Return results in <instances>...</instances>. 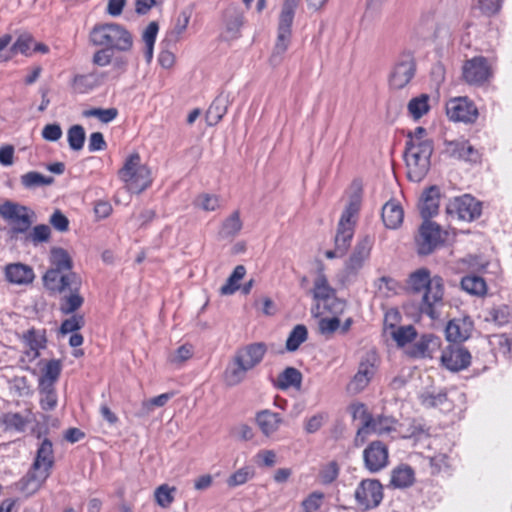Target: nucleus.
<instances>
[{
	"instance_id": "f257e3e1",
	"label": "nucleus",
	"mask_w": 512,
	"mask_h": 512,
	"mask_svg": "<svg viewBox=\"0 0 512 512\" xmlns=\"http://www.w3.org/2000/svg\"><path fill=\"white\" fill-rule=\"evenodd\" d=\"M409 289L414 293L423 292L420 311L431 319L439 317L443 306L444 285L439 276L431 277L430 271L420 268L410 274L407 281Z\"/></svg>"
},
{
	"instance_id": "f03ea898",
	"label": "nucleus",
	"mask_w": 512,
	"mask_h": 512,
	"mask_svg": "<svg viewBox=\"0 0 512 512\" xmlns=\"http://www.w3.org/2000/svg\"><path fill=\"white\" fill-rule=\"evenodd\" d=\"M266 353L267 345L263 342L238 348L224 371L226 385L232 387L242 383L247 373L262 362Z\"/></svg>"
},
{
	"instance_id": "7ed1b4c3",
	"label": "nucleus",
	"mask_w": 512,
	"mask_h": 512,
	"mask_svg": "<svg viewBox=\"0 0 512 512\" xmlns=\"http://www.w3.org/2000/svg\"><path fill=\"white\" fill-rule=\"evenodd\" d=\"M51 267L43 276L45 287L50 291H62L65 286L74 289L81 285L80 277L71 271L72 260L63 248H53L50 256Z\"/></svg>"
},
{
	"instance_id": "20e7f679",
	"label": "nucleus",
	"mask_w": 512,
	"mask_h": 512,
	"mask_svg": "<svg viewBox=\"0 0 512 512\" xmlns=\"http://www.w3.org/2000/svg\"><path fill=\"white\" fill-rule=\"evenodd\" d=\"M90 40L96 46L118 51H129L133 45L130 32L117 23L96 25L90 33Z\"/></svg>"
},
{
	"instance_id": "39448f33",
	"label": "nucleus",
	"mask_w": 512,
	"mask_h": 512,
	"mask_svg": "<svg viewBox=\"0 0 512 512\" xmlns=\"http://www.w3.org/2000/svg\"><path fill=\"white\" fill-rule=\"evenodd\" d=\"M118 176L132 193H141L152 182L150 170L141 163V157L138 153H132L126 158Z\"/></svg>"
},
{
	"instance_id": "423d86ee",
	"label": "nucleus",
	"mask_w": 512,
	"mask_h": 512,
	"mask_svg": "<svg viewBox=\"0 0 512 512\" xmlns=\"http://www.w3.org/2000/svg\"><path fill=\"white\" fill-rule=\"evenodd\" d=\"M296 8L297 5L289 4L286 2H283L282 4L277 27V39L270 57V62L273 65L280 64L283 55L290 45L292 37V24Z\"/></svg>"
},
{
	"instance_id": "0eeeda50",
	"label": "nucleus",
	"mask_w": 512,
	"mask_h": 512,
	"mask_svg": "<svg viewBox=\"0 0 512 512\" xmlns=\"http://www.w3.org/2000/svg\"><path fill=\"white\" fill-rule=\"evenodd\" d=\"M33 215L34 212L28 207L10 200L0 205V217L9 223L11 237L15 239L28 232L33 223Z\"/></svg>"
},
{
	"instance_id": "6e6552de",
	"label": "nucleus",
	"mask_w": 512,
	"mask_h": 512,
	"mask_svg": "<svg viewBox=\"0 0 512 512\" xmlns=\"http://www.w3.org/2000/svg\"><path fill=\"white\" fill-rule=\"evenodd\" d=\"M360 204V197L354 195L341 215L335 236V246L340 255H344L350 246L354 235L355 217L359 212Z\"/></svg>"
},
{
	"instance_id": "1a4fd4ad",
	"label": "nucleus",
	"mask_w": 512,
	"mask_h": 512,
	"mask_svg": "<svg viewBox=\"0 0 512 512\" xmlns=\"http://www.w3.org/2000/svg\"><path fill=\"white\" fill-rule=\"evenodd\" d=\"M433 146L407 145L405 146L404 159L408 168L410 180L419 182L423 179L430 167V158Z\"/></svg>"
},
{
	"instance_id": "9d476101",
	"label": "nucleus",
	"mask_w": 512,
	"mask_h": 512,
	"mask_svg": "<svg viewBox=\"0 0 512 512\" xmlns=\"http://www.w3.org/2000/svg\"><path fill=\"white\" fill-rule=\"evenodd\" d=\"M356 412H361L360 418L362 420V426L358 429L354 440L356 446L362 445L366 435L369 433L383 435L395 429L397 421L391 416L378 415L373 417L362 404Z\"/></svg>"
},
{
	"instance_id": "9b49d317",
	"label": "nucleus",
	"mask_w": 512,
	"mask_h": 512,
	"mask_svg": "<svg viewBox=\"0 0 512 512\" xmlns=\"http://www.w3.org/2000/svg\"><path fill=\"white\" fill-rule=\"evenodd\" d=\"M379 366V358L374 350L367 351L360 359L358 369L348 384V390L353 393L363 391L375 376Z\"/></svg>"
},
{
	"instance_id": "f8f14e48",
	"label": "nucleus",
	"mask_w": 512,
	"mask_h": 512,
	"mask_svg": "<svg viewBox=\"0 0 512 512\" xmlns=\"http://www.w3.org/2000/svg\"><path fill=\"white\" fill-rule=\"evenodd\" d=\"M416 72L413 52L405 50L398 56L389 75V85L392 89H402L408 85Z\"/></svg>"
},
{
	"instance_id": "ddd939ff",
	"label": "nucleus",
	"mask_w": 512,
	"mask_h": 512,
	"mask_svg": "<svg viewBox=\"0 0 512 512\" xmlns=\"http://www.w3.org/2000/svg\"><path fill=\"white\" fill-rule=\"evenodd\" d=\"M462 74L468 84L481 86L493 78L494 69L487 58L475 56L464 62Z\"/></svg>"
},
{
	"instance_id": "4468645a",
	"label": "nucleus",
	"mask_w": 512,
	"mask_h": 512,
	"mask_svg": "<svg viewBox=\"0 0 512 512\" xmlns=\"http://www.w3.org/2000/svg\"><path fill=\"white\" fill-rule=\"evenodd\" d=\"M481 211V203L468 194L450 200L446 206V213L451 218L467 222L480 217Z\"/></svg>"
},
{
	"instance_id": "2eb2a0df",
	"label": "nucleus",
	"mask_w": 512,
	"mask_h": 512,
	"mask_svg": "<svg viewBox=\"0 0 512 512\" xmlns=\"http://www.w3.org/2000/svg\"><path fill=\"white\" fill-rule=\"evenodd\" d=\"M383 486L376 479L362 480L354 492L357 505L363 510H372L383 500Z\"/></svg>"
},
{
	"instance_id": "dca6fc26",
	"label": "nucleus",
	"mask_w": 512,
	"mask_h": 512,
	"mask_svg": "<svg viewBox=\"0 0 512 512\" xmlns=\"http://www.w3.org/2000/svg\"><path fill=\"white\" fill-rule=\"evenodd\" d=\"M471 353L461 343H448L441 352V365L451 372H459L471 364Z\"/></svg>"
},
{
	"instance_id": "f3484780",
	"label": "nucleus",
	"mask_w": 512,
	"mask_h": 512,
	"mask_svg": "<svg viewBox=\"0 0 512 512\" xmlns=\"http://www.w3.org/2000/svg\"><path fill=\"white\" fill-rule=\"evenodd\" d=\"M313 297L318 302H323L324 308L329 312L337 313L343 308V303L335 297V290L329 285L322 269H319L314 280Z\"/></svg>"
},
{
	"instance_id": "a211bd4d",
	"label": "nucleus",
	"mask_w": 512,
	"mask_h": 512,
	"mask_svg": "<svg viewBox=\"0 0 512 512\" xmlns=\"http://www.w3.org/2000/svg\"><path fill=\"white\" fill-rule=\"evenodd\" d=\"M443 241L440 225L433 221H423L416 237L417 251L420 255H429Z\"/></svg>"
},
{
	"instance_id": "6ab92c4d",
	"label": "nucleus",
	"mask_w": 512,
	"mask_h": 512,
	"mask_svg": "<svg viewBox=\"0 0 512 512\" xmlns=\"http://www.w3.org/2000/svg\"><path fill=\"white\" fill-rule=\"evenodd\" d=\"M25 350L21 362H32L40 356V350L46 347L47 338L44 329L30 328L19 337Z\"/></svg>"
},
{
	"instance_id": "aec40b11",
	"label": "nucleus",
	"mask_w": 512,
	"mask_h": 512,
	"mask_svg": "<svg viewBox=\"0 0 512 512\" xmlns=\"http://www.w3.org/2000/svg\"><path fill=\"white\" fill-rule=\"evenodd\" d=\"M446 114L454 122L473 123L478 118L476 106L466 97L449 100L446 104Z\"/></svg>"
},
{
	"instance_id": "412c9836",
	"label": "nucleus",
	"mask_w": 512,
	"mask_h": 512,
	"mask_svg": "<svg viewBox=\"0 0 512 512\" xmlns=\"http://www.w3.org/2000/svg\"><path fill=\"white\" fill-rule=\"evenodd\" d=\"M365 468L371 473H377L389 463L387 446L381 441L371 442L363 451Z\"/></svg>"
},
{
	"instance_id": "4be33fe9",
	"label": "nucleus",
	"mask_w": 512,
	"mask_h": 512,
	"mask_svg": "<svg viewBox=\"0 0 512 512\" xmlns=\"http://www.w3.org/2000/svg\"><path fill=\"white\" fill-rule=\"evenodd\" d=\"M440 348V337L433 334H424L408 348L407 354L412 358H433Z\"/></svg>"
},
{
	"instance_id": "5701e85b",
	"label": "nucleus",
	"mask_w": 512,
	"mask_h": 512,
	"mask_svg": "<svg viewBox=\"0 0 512 512\" xmlns=\"http://www.w3.org/2000/svg\"><path fill=\"white\" fill-rule=\"evenodd\" d=\"M445 153L454 159L476 163L480 160V153L467 140H453L445 142Z\"/></svg>"
},
{
	"instance_id": "b1692460",
	"label": "nucleus",
	"mask_w": 512,
	"mask_h": 512,
	"mask_svg": "<svg viewBox=\"0 0 512 512\" xmlns=\"http://www.w3.org/2000/svg\"><path fill=\"white\" fill-rule=\"evenodd\" d=\"M372 243V239L369 236H365L357 242L353 253L346 263V270L350 274H355L362 268L364 262L370 256Z\"/></svg>"
},
{
	"instance_id": "393cba45",
	"label": "nucleus",
	"mask_w": 512,
	"mask_h": 512,
	"mask_svg": "<svg viewBox=\"0 0 512 512\" xmlns=\"http://www.w3.org/2000/svg\"><path fill=\"white\" fill-rule=\"evenodd\" d=\"M48 477L49 473L46 471L36 470L31 466L27 474L16 483V489L29 496L38 491Z\"/></svg>"
},
{
	"instance_id": "a878e982",
	"label": "nucleus",
	"mask_w": 512,
	"mask_h": 512,
	"mask_svg": "<svg viewBox=\"0 0 512 512\" xmlns=\"http://www.w3.org/2000/svg\"><path fill=\"white\" fill-rule=\"evenodd\" d=\"M105 77L106 73L96 71L88 74H77L72 80V87L77 93L86 94L101 86Z\"/></svg>"
},
{
	"instance_id": "bb28decb",
	"label": "nucleus",
	"mask_w": 512,
	"mask_h": 512,
	"mask_svg": "<svg viewBox=\"0 0 512 512\" xmlns=\"http://www.w3.org/2000/svg\"><path fill=\"white\" fill-rule=\"evenodd\" d=\"M440 192L438 187L431 186L426 189L419 202V210L424 221H430L438 213Z\"/></svg>"
},
{
	"instance_id": "cd10ccee",
	"label": "nucleus",
	"mask_w": 512,
	"mask_h": 512,
	"mask_svg": "<svg viewBox=\"0 0 512 512\" xmlns=\"http://www.w3.org/2000/svg\"><path fill=\"white\" fill-rule=\"evenodd\" d=\"M472 323L466 319L450 320L446 326L445 334L449 343H461L470 337Z\"/></svg>"
},
{
	"instance_id": "c85d7f7f",
	"label": "nucleus",
	"mask_w": 512,
	"mask_h": 512,
	"mask_svg": "<svg viewBox=\"0 0 512 512\" xmlns=\"http://www.w3.org/2000/svg\"><path fill=\"white\" fill-rule=\"evenodd\" d=\"M5 277L10 283L23 285L31 283L35 275L30 266L22 263H12L5 267Z\"/></svg>"
},
{
	"instance_id": "c756f323",
	"label": "nucleus",
	"mask_w": 512,
	"mask_h": 512,
	"mask_svg": "<svg viewBox=\"0 0 512 512\" xmlns=\"http://www.w3.org/2000/svg\"><path fill=\"white\" fill-rule=\"evenodd\" d=\"M255 421L261 432L266 437H270L278 431L282 423V417L279 413L265 409L256 413Z\"/></svg>"
},
{
	"instance_id": "7c9ffc66",
	"label": "nucleus",
	"mask_w": 512,
	"mask_h": 512,
	"mask_svg": "<svg viewBox=\"0 0 512 512\" xmlns=\"http://www.w3.org/2000/svg\"><path fill=\"white\" fill-rule=\"evenodd\" d=\"M54 464V451L52 442L45 438L41 441L37 452L35 460L32 466L36 470L46 471L50 474L51 468Z\"/></svg>"
},
{
	"instance_id": "2f4dec72",
	"label": "nucleus",
	"mask_w": 512,
	"mask_h": 512,
	"mask_svg": "<svg viewBox=\"0 0 512 512\" xmlns=\"http://www.w3.org/2000/svg\"><path fill=\"white\" fill-rule=\"evenodd\" d=\"M80 287L81 285H78L74 289L73 287L65 286L62 291H52L53 293L68 292V294L64 295L60 300V310L63 314H72L82 306L84 299L79 294Z\"/></svg>"
},
{
	"instance_id": "473e14b6",
	"label": "nucleus",
	"mask_w": 512,
	"mask_h": 512,
	"mask_svg": "<svg viewBox=\"0 0 512 512\" xmlns=\"http://www.w3.org/2000/svg\"><path fill=\"white\" fill-rule=\"evenodd\" d=\"M382 220L389 229L398 228L404 218V211L400 203L396 200H389L382 208Z\"/></svg>"
},
{
	"instance_id": "72a5a7b5",
	"label": "nucleus",
	"mask_w": 512,
	"mask_h": 512,
	"mask_svg": "<svg viewBox=\"0 0 512 512\" xmlns=\"http://www.w3.org/2000/svg\"><path fill=\"white\" fill-rule=\"evenodd\" d=\"M62 371L60 360L51 359L42 368V375L39 378L38 386H55Z\"/></svg>"
},
{
	"instance_id": "f704fd0d",
	"label": "nucleus",
	"mask_w": 512,
	"mask_h": 512,
	"mask_svg": "<svg viewBox=\"0 0 512 512\" xmlns=\"http://www.w3.org/2000/svg\"><path fill=\"white\" fill-rule=\"evenodd\" d=\"M224 23L232 38H237L243 25V14L235 5H230L224 12Z\"/></svg>"
},
{
	"instance_id": "c9c22d12",
	"label": "nucleus",
	"mask_w": 512,
	"mask_h": 512,
	"mask_svg": "<svg viewBox=\"0 0 512 512\" xmlns=\"http://www.w3.org/2000/svg\"><path fill=\"white\" fill-rule=\"evenodd\" d=\"M461 288L470 295L482 297L487 292L485 280L477 275H466L461 280Z\"/></svg>"
},
{
	"instance_id": "e433bc0d",
	"label": "nucleus",
	"mask_w": 512,
	"mask_h": 512,
	"mask_svg": "<svg viewBox=\"0 0 512 512\" xmlns=\"http://www.w3.org/2000/svg\"><path fill=\"white\" fill-rule=\"evenodd\" d=\"M51 235V229L48 225H36L32 230L23 234L21 238L24 244H33L37 246L42 242H47Z\"/></svg>"
},
{
	"instance_id": "4c0bfd02",
	"label": "nucleus",
	"mask_w": 512,
	"mask_h": 512,
	"mask_svg": "<svg viewBox=\"0 0 512 512\" xmlns=\"http://www.w3.org/2000/svg\"><path fill=\"white\" fill-rule=\"evenodd\" d=\"M414 482V471L409 466H400L393 470L390 483L396 488H406Z\"/></svg>"
},
{
	"instance_id": "58836bf2",
	"label": "nucleus",
	"mask_w": 512,
	"mask_h": 512,
	"mask_svg": "<svg viewBox=\"0 0 512 512\" xmlns=\"http://www.w3.org/2000/svg\"><path fill=\"white\" fill-rule=\"evenodd\" d=\"M175 395L174 392H167L142 402L141 408L137 412L138 417L150 415L156 407H163Z\"/></svg>"
},
{
	"instance_id": "ea45409f",
	"label": "nucleus",
	"mask_w": 512,
	"mask_h": 512,
	"mask_svg": "<svg viewBox=\"0 0 512 512\" xmlns=\"http://www.w3.org/2000/svg\"><path fill=\"white\" fill-rule=\"evenodd\" d=\"M20 182L26 189H33L36 187L53 184L54 178L50 176H44L36 171H30L20 177Z\"/></svg>"
},
{
	"instance_id": "a19ab883",
	"label": "nucleus",
	"mask_w": 512,
	"mask_h": 512,
	"mask_svg": "<svg viewBox=\"0 0 512 512\" xmlns=\"http://www.w3.org/2000/svg\"><path fill=\"white\" fill-rule=\"evenodd\" d=\"M302 381L301 372L294 367H287L278 376L277 386L280 389H287L289 387H299Z\"/></svg>"
},
{
	"instance_id": "79ce46f5",
	"label": "nucleus",
	"mask_w": 512,
	"mask_h": 512,
	"mask_svg": "<svg viewBox=\"0 0 512 512\" xmlns=\"http://www.w3.org/2000/svg\"><path fill=\"white\" fill-rule=\"evenodd\" d=\"M308 330L305 325L298 324L289 333L286 340V350L289 352L296 351L302 343L307 340Z\"/></svg>"
},
{
	"instance_id": "37998d69",
	"label": "nucleus",
	"mask_w": 512,
	"mask_h": 512,
	"mask_svg": "<svg viewBox=\"0 0 512 512\" xmlns=\"http://www.w3.org/2000/svg\"><path fill=\"white\" fill-rule=\"evenodd\" d=\"M226 102L222 98H216L206 112V122L209 126L216 125L226 114Z\"/></svg>"
},
{
	"instance_id": "c03bdc74",
	"label": "nucleus",
	"mask_w": 512,
	"mask_h": 512,
	"mask_svg": "<svg viewBox=\"0 0 512 512\" xmlns=\"http://www.w3.org/2000/svg\"><path fill=\"white\" fill-rule=\"evenodd\" d=\"M486 320L503 326L512 320V310L507 305L493 307L488 311Z\"/></svg>"
},
{
	"instance_id": "a18cd8bd",
	"label": "nucleus",
	"mask_w": 512,
	"mask_h": 512,
	"mask_svg": "<svg viewBox=\"0 0 512 512\" xmlns=\"http://www.w3.org/2000/svg\"><path fill=\"white\" fill-rule=\"evenodd\" d=\"M40 393V406L45 411H52L58 403L55 386H38Z\"/></svg>"
},
{
	"instance_id": "49530a36",
	"label": "nucleus",
	"mask_w": 512,
	"mask_h": 512,
	"mask_svg": "<svg viewBox=\"0 0 512 512\" xmlns=\"http://www.w3.org/2000/svg\"><path fill=\"white\" fill-rule=\"evenodd\" d=\"M242 229V221L238 211H234L227 217L221 227L220 234L223 237H234Z\"/></svg>"
},
{
	"instance_id": "de8ad7c7",
	"label": "nucleus",
	"mask_w": 512,
	"mask_h": 512,
	"mask_svg": "<svg viewBox=\"0 0 512 512\" xmlns=\"http://www.w3.org/2000/svg\"><path fill=\"white\" fill-rule=\"evenodd\" d=\"M85 138V130L81 125H73L67 132V140L72 150H81L84 146Z\"/></svg>"
},
{
	"instance_id": "09e8293b",
	"label": "nucleus",
	"mask_w": 512,
	"mask_h": 512,
	"mask_svg": "<svg viewBox=\"0 0 512 512\" xmlns=\"http://www.w3.org/2000/svg\"><path fill=\"white\" fill-rule=\"evenodd\" d=\"M428 96L425 94L413 98L408 103V111L414 119L421 118L429 111Z\"/></svg>"
},
{
	"instance_id": "8fccbe9b",
	"label": "nucleus",
	"mask_w": 512,
	"mask_h": 512,
	"mask_svg": "<svg viewBox=\"0 0 512 512\" xmlns=\"http://www.w3.org/2000/svg\"><path fill=\"white\" fill-rule=\"evenodd\" d=\"M392 335L398 346L403 347L416 339L417 332L412 325H407L398 327Z\"/></svg>"
},
{
	"instance_id": "3c124183",
	"label": "nucleus",
	"mask_w": 512,
	"mask_h": 512,
	"mask_svg": "<svg viewBox=\"0 0 512 512\" xmlns=\"http://www.w3.org/2000/svg\"><path fill=\"white\" fill-rule=\"evenodd\" d=\"M85 117H95L102 123H110L118 116L116 108H92L83 112Z\"/></svg>"
},
{
	"instance_id": "603ef678",
	"label": "nucleus",
	"mask_w": 512,
	"mask_h": 512,
	"mask_svg": "<svg viewBox=\"0 0 512 512\" xmlns=\"http://www.w3.org/2000/svg\"><path fill=\"white\" fill-rule=\"evenodd\" d=\"M176 491L175 487H169L167 484H162L155 490V500L162 508H168L174 501L173 493Z\"/></svg>"
},
{
	"instance_id": "864d4df0",
	"label": "nucleus",
	"mask_w": 512,
	"mask_h": 512,
	"mask_svg": "<svg viewBox=\"0 0 512 512\" xmlns=\"http://www.w3.org/2000/svg\"><path fill=\"white\" fill-rule=\"evenodd\" d=\"M254 476V469L249 466L242 467L233 473L227 480L229 487H236L245 484Z\"/></svg>"
},
{
	"instance_id": "5fc2aeb1",
	"label": "nucleus",
	"mask_w": 512,
	"mask_h": 512,
	"mask_svg": "<svg viewBox=\"0 0 512 512\" xmlns=\"http://www.w3.org/2000/svg\"><path fill=\"white\" fill-rule=\"evenodd\" d=\"M324 494L319 491H314L309 494L301 503V509L299 512H315L317 511L323 502Z\"/></svg>"
},
{
	"instance_id": "6e6d98bb",
	"label": "nucleus",
	"mask_w": 512,
	"mask_h": 512,
	"mask_svg": "<svg viewBox=\"0 0 512 512\" xmlns=\"http://www.w3.org/2000/svg\"><path fill=\"white\" fill-rule=\"evenodd\" d=\"M407 145H428L433 146V141L427 137V131L423 127H417L407 134Z\"/></svg>"
},
{
	"instance_id": "4d7b16f0",
	"label": "nucleus",
	"mask_w": 512,
	"mask_h": 512,
	"mask_svg": "<svg viewBox=\"0 0 512 512\" xmlns=\"http://www.w3.org/2000/svg\"><path fill=\"white\" fill-rule=\"evenodd\" d=\"M195 205L204 211H215L220 207V199L217 195L204 193L196 198Z\"/></svg>"
},
{
	"instance_id": "13d9d810",
	"label": "nucleus",
	"mask_w": 512,
	"mask_h": 512,
	"mask_svg": "<svg viewBox=\"0 0 512 512\" xmlns=\"http://www.w3.org/2000/svg\"><path fill=\"white\" fill-rule=\"evenodd\" d=\"M492 344L498 353H501L504 356L512 355V337H509L506 334L494 335Z\"/></svg>"
},
{
	"instance_id": "bf43d9fd",
	"label": "nucleus",
	"mask_w": 512,
	"mask_h": 512,
	"mask_svg": "<svg viewBox=\"0 0 512 512\" xmlns=\"http://www.w3.org/2000/svg\"><path fill=\"white\" fill-rule=\"evenodd\" d=\"M193 347L189 344H184L177 348L175 352H173L169 356V361L175 365H181L188 359L192 357Z\"/></svg>"
},
{
	"instance_id": "052dcab7",
	"label": "nucleus",
	"mask_w": 512,
	"mask_h": 512,
	"mask_svg": "<svg viewBox=\"0 0 512 512\" xmlns=\"http://www.w3.org/2000/svg\"><path fill=\"white\" fill-rule=\"evenodd\" d=\"M318 327L322 335L330 337L340 328V320L338 317L321 318Z\"/></svg>"
},
{
	"instance_id": "680f3d73",
	"label": "nucleus",
	"mask_w": 512,
	"mask_h": 512,
	"mask_svg": "<svg viewBox=\"0 0 512 512\" xmlns=\"http://www.w3.org/2000/svg\"><path fill=\"white\" fill-rule=\"evenodd\" d=\"M339 475V467L335 461L329 462L325 465L319 474L320 480L323 484H331Z\"/></svg>"
},
{
	"instance_id": "e2e57ef3",
	"label": "nucleus",
	"mask_w": 512,
	"mask_h": 512,
	"mask_svg": "<svg viewBox=\"0 0 512 512\" xmlns=\"http://www.w3.org/2000/svg\"><path fill=\"white\" fill-rule=\"evenodd\" d=\"M84 318L81 315H73L70 318L64 320L60 327L62 334L73 333L84 326Z\"/></svg>"
},
{
	"instance_id": "0e129e2a",
	"label": "nucleus",
	"mask_w": 512,
	"mask_h": 512,
	"mask_svg": "<svg viewBox=\"0 0 512 512\" xmlns=\"http://www.w3.org/2000/svg\"><path fill=\"white\" fill-rule=\"evenodd\" d=\"M422 404L426 407H438L447 401L445 392L425 393L421 395Z\"/></svg>"
},
{
	"instance_id": "69168bd1",
	"label": "nucleus",
	"mask_w": 512,
	"mask_h": 512,
	"mask_svg": "<svg viewBox=\"0 0 512 512\" xmlns=\"http://www.w3.org/2000/svg\"><path fill=\"white\" fill-rule=\"evenodd\" d=\"M4 423L7 428H13L17 431H24L27 421L19 413H7L4 416Z\"/></svg>"
},
{
	"instance_id": "338daca9",
	"label": "nucleus",
	"mask_w": 512,
	"mask_h": 512,
	"mask_svg": "<svg viewBox=\"0 0 512 512\" xmlns=\"http://www.w3.org/2000/svg\"><path fill=\"white\" fill-rule=\"evenodd\" d=\"M503 0H477V6L486 16L497 14L502 6Z\"/></svg>"
},
{
	"instance_id": "774afa93",
	"label": "nucleus",
	"mask_w": 512,
	"mask_h": 512,
	"mask_svg": "<svg viewBox=\"0 0 512 512\" xmlns=\"http://www.w3.org/2000/svg\"><path fill=\"white\" fill-rule=\"evenodd\" d=\"M10 387L20 397L31 394V386L26 377H14L10 382Z\"/></svg>"
}]
</instances>
